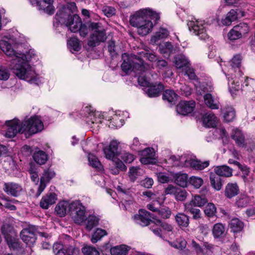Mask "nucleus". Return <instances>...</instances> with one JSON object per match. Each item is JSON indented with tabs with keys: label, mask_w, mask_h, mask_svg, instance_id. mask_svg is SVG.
<instances>
[{
	"label": "nucleus",
	"mask_w": 255,
	"mask_h": 255,
	"mask_svg": "<svg viewBox=\"0 0 255 255\" xmlns=\"http://www.w3.org/2000/svg\"><path fill=\"white\" fill-rule=\"evenodd\" d=\"M159 48L161 53L170 54L172 52L173 47L170 42H166L161 45Z\"/></svg>",
	"instance_id": "5fc2aeb1"
},
{
	"label": "nucleus",
	"mask_w": 255,
	"mask_h": 255,
	"mask_svg": "<svg viewBox=\"0 0 255 255\" xmlns=\"http://www.w3.org/2000/svg\"><path fill=\"white\" fill-rule=\"evenodd\" d=\"M157 214L161 218L168 219L171 216V212L167 207H159Z\"/></svg>",
	"instance_id": "864d4df0"
},
{
	"label": "nucleus",
	"mask_w": 255,
	"mask_h": 255,
	"mask_svg": "<svg viewBox=\"0 0 255 255\" xmlns=\"http://www.w3.org/2000/svg\"><path fill=\"white\" fill-rule=\"evenodd\" d=\"M67 45L69 49L72 52L78 51L80 50L81 47L77 38L73 37L68 40Z\"/></svg>",
	"instance_id": "49530a36"
},
{
	"label": "nucleus",
	"mask_w": 255,
	"mask_h": 255,
	"mask_svg": "<svg viewBox=\"0 0 255 255\" xmlns=\"http://www.w3.org/2000/svg\"><path fill=\"white\" fill-rule=\"evenodd\" d=\"M152 224V225H151L150 227V229L151 230V231L155 235L158 236L159 237H161V229H160V226L156 224V221L154 223L151 221V222H150V224Z\"/></svg>",
	"instance_id": "338daca9"
},
{
	"label": "nucleus",
	"mask_w": 255,
	"mask_h": 255,
	"mask_svg": "<svg viewBox=\"0 0 255 255\" xmlns=\"http://www.w3.org/2000/svg\"><path fill=\"white\" fill-rule=\"evenodd\" d=\"M231 231L234 233L241 232L244 228V223L238 218H234L230 221L229 224Z\"/></svg>",
	"instance_id": "f704fd0d"
},
{
	"label": "nucleus",
	"mask_w": 255,
	"mask_h": 255,
	"mask_svg": "<svg viewBox=\"0 0 255 255\" xmlns=\"http://www.w3.org/2000/svg\"><path fill=\"white\" fill-rule=\"evenodd\" d=\"M82 252L84 255H100V253L96 248L91 246H84Z\"/></svg>",
	"instance_id": "8fccbe9b"
},
{
	"label": "nucleus",
	"mask_w": 255,
	"mask_h": 255,
	"mask_svg": "<svg viewBox=\"0 0 255 255\" xmlns=\"http://www.w3.org/2000/svg\"><path fill=\"white\" fill-rule=\"evenodd\" d=\"M24 134L26 138L41 131L44 128L43 124L38 116H35L22 121Z\"/></svg>",
	"instance_id": "0eeeda50"
},
{
	"label": "nucleus",
	"mask_w": 255,
	"mask_h": 255,
	"mask_svg": "<svg viewBox=\"0 0 255 255\" xmlns=\"http://www.w3.org/2000/svg\"><path fill=\"white\" fill-rule=\"evenodd\" d=\"M122 56L123 62L121 68L126 74L133 71L137 75H139L149 67L148 65L144 63L141 57L135 55L129 56L127 53H124Z\"/></svg>",
	"instance_id": "20e7f679"
},
{
	"label": "nucleus",
	"mask_w": 255,
	"mask_h": 255,
	"mask_svg": "<svg viewBox=\"0 0 255 255\" xmlns=\"http://www.w3.org/2000/svg\"><path fill=\"white\" fill-rule=\"evenodd\" d=\"M212 233L215 238H221L226 235L225 226L222 223H217L213 227Z\"/></svg>",
	"instance_id": "7c9ffc66"
},
{
	"label": "nucleus",
	"mask_w": 255,
	"mask_h": 255,
	"mask_svg": "<svg viewBox=\"0 0 255 255\" xmlns=\"http://www.w3.org/2000/svg\"><path fill=\"white\" fill-rule=\"evenodd\" d=\"M3 191L8 195L13 197H17L22 190L19 184L13 182L5 183L3 187Z\"/></svg>",
	"instance_id": "a211bd4d"
},
{
	"label": "nucleus",
	"mask_w": 255,
	"mask_h": 255,
	"mask_svg": "<svg viewBox=\"0 0 255 255\" xmlns=\"http://www.w3.org/2000/svg\"><path fill=\"white\" fill-rule=\"evenodd\" d=\"M204 101L206 105L212 109H218L219 105L215 103L214 99L211 94H206L204 96Z\"/></svg>",
	"instance_id": "a18cd8bd"
},
{
	"label": "nucleus",
	"mask_w": 255,
	"mask_h": 255,
	"mask_svg": "<svg viewBox=\"0 0 255 255\" xmlns=\"http://www.w3.org/2000/svg\"><path fill=\"white\" fill-rule=\"evenodd\" d=\"M208 202L207 198L203 195H196L193 197L191 200L187 203L195 207H202Z\"/></svg>",
	"instance_id": "72a5a7b5"
},
{
	"label": "nucleus",
	"mask_w": 255,
	"mask_h": 255,
	"mask_svg": "<svg viewBox=\"0 0 255 255\" xmlns=\"http://www.w3.org/2000/svg\"><path fill=\"white\" fill-rule=\"evenodd\" d=\"M121 158L126 163H130L134 159V155L128 152L123 151L120 153Z\"/></svg>",
	"instance_id": "4d7b16f0"
},
{
	"label": "nucleus",
	"mask_w": 255,
	"mask_h": 255,
	"mask_svg": "<svg viewBox=\"0 0 255 255\" xmlns=\"http://www.w3.org/2000/svg\"><path fill=\"white\" fill-rule=\"evenodd\" d=\"M140 161L144 164H154L156 162L153 148H146L141 151Z\"/></svg>",
	"instance_id": "dca6fc26"
},
{
	"label": "nucleus",
	"mask_w": 255,
	"mask_h": 255,
	"mask_svg": "<svg viewBox=\"0 0 255 255\" xmlns=\"http://www.w3.org/2000/svg\"><path fill=\"white\" fill-rule=\"evenodd\" d=\"M69 212L72 219L77 224L81 225L86 219L85 207L79 201L70 204Z\"/></svg>",
	"instance_id": "1a4fd4ad"
},
{
	"label": "nucleus",
	"mask_w": 255,
	"mask_h": 255,
	"mask_svg": "<svg viewBox=\"0 0 255 255\" xmlns=\"http://www.w3.org/2000/svg\"><path fill=\"white\" fill-rule=\"evenodd\" d=\"M156 224L160 226V229H161V231L163 230L166 232H171L173 230V227L171 225L166 223L162 222L160 220H156Z\"/></svg>",
	"instance_id": "0e129e2a"
},
{
	"label": "nucleus",
	"mask_w": 255,
	"mask_h": 255,
	"mask_svg": "<svg viewBox=\"0 0 255 255\" xmlns=\"http://www.w3.org/2000/svg\"><path fill=\"white\" fill-rule=\"evenodd\" d=\"M80 115V118L91 128H95L96 125L98 127V125L102 123L101 114L94 111L91 106L84 107L81 110Z\"/></svg>",
	"instance_id": "6e6552de"
},
{
	"label": "nucleus",
	"mask_w": 255,
	"mask_h": 255,
	"mask_svg": "<svg viewBox=\"0 0 255 255\" xmlns=\"http://www.w3.org/2000/svg\"><path fill=\"white\" fill-rule=\"evenodd\" d=\"M124 121L123 119H120L117 115H115L111 120L109 126L111 128H120L124 125Z\"/></svg>",
	"instance_id": "09e8293b"
},
{
	"label": "nucleus",
	"mask_w": 255,
	"mask_h": 255,
	"mask_svg": "<svg viewBox=\"0 0 255 255\" xmlns=\"http://www.w3.org/2000/svg\"><path fill=\"white\" fill-rule=\"evenodd\" d=\"M104 152L106 158L111 160H113L115 156L119 155L118 143L117 141H112L109 147L104 148Z\"/></svg>",
	"instance_id": "aec40b11"
},
{
	"label": "nucleus",
	"mask_w": 255,
	"mask_h": 255,
	"mask_svg": "<svg viewBox=\"0 0 255 255\" xmlns=\"http://www.w3.org/2000/svg\"><path fill=\"white\" fill-rule=\"evenodd\" d=\"M159 14L150 8H145L137 11L130 18V24L137 28V33L145 36L150 32L153 27L151 19L157 22L159 19Z\"/></svg>",
	"instance_id": "f03ea898"
},
{
	"label": "nucleus",
	"mask_w": 255,
	"mask_h": 255,
	"mask_svg": "<svg viewBox=\"0 0 255 255\" xmlns=\"http://www.w3.org/2000/svg\"><path fill=\"white\" fill-rule=\"evenodd\" d=\"M129 249L124 245L117 246L111 249V254L112 255H127Z\"/></svg>",
	"instance_id": "ea45409f"
},
{
	"label": "nucleus",
	"mask_w": 255,
	"mask_h": 255,
	"mask_svg": "<svg viewBox=\"0 0 255 255\" xmlns=\"http://www.w3.org/2000/svg\"><path fill=\"white\" fill-rule=\"evenodd\" d=\"M174 183L178 186L185 187L188 183V175L185 173H176L174 176Z\"/></svg>",
	"instance_id": "473e14b6"
},
{
	"label": "nucleus",
	"mask_w": 255,
	"mask_h": 255,
	"mask_svg": "<svg viewBox=\"0 0 255 255\" xmlns=\"http://www.w3.org/2000/svg\"><path fill=\"white\" fill-rule=\"evenodd\" d=\"M151 217V214L149 212L141 209L139 210V214L133 216V220L136 224L142 227H145L150 225L151 221L149 218Z\"/></svg>",
	"instance_id": "2eb2a0df"
},
{
	"label": "nucleus",
	"mask_w": 255,
	"mask_h": 255,
	"mask_svg": "<svg viewBox=\"0 0 255 255\" xmlns=\"http://www.w3.org/2000/svg\"><path fill=\"white\" fill-rule=\"evenodd\" d=\"M231 136L239 147H245V136L242 131L238 128L233 129Z\"/></svg>",
	"instance_id": "5701e85b"
},
{
	"label": "nucleus",
	"mask_w": 255,
	"mask_h": 255,
	"mask_svg": "<svg viewBox=\"0 0 255 255\" xmlns=\"http://www.w3.org/2000/svg\"><path fill=\"white\" fill-rule=\"evenodd\" d=\"M69 205L66 201L60 202L55 207V212L61 217L66 215L67 208H69Z\"/></svg>",
	"instance_id": "58836bf2"
},
{
	"label": "nucleus",
	"mask_w": 255,
	"mask_h": 255,
	"mask_svg": "<svg viewBox=\"0 0 255 255\" xmlns=\"http://www.w3.org/2000/svg\"><path fill=\"white\" fill-rule=\"evenodd\" d=\"M102 11L105 15L108 17L112 16L116 13V9L114 7L107 5L103 7Z\"/></svg>",
	"instance_id": "e2e57ef3"
},
{
	"label": "nucleus",
	"mask_w": 255,
	"mask_h": 255,
	"mask_svg": "<svg viewBox=\"0 0 255 255\" xmlns=\"http://www.w3.org/2000/svg\"><path fill=\"white\" fill-rule=\"evenodd\" d=\"M1 199L3 201H5L3 205V206H4L5 208L9 209L10 210H15L16 209V207L14 205H12L11 203H16L18 202L17 200L15 199L9 200V198L7 197H2Z\"/></svg>",
	"instance_id": "6e6d98bb"
},
{
	"label": "nucleus",
	"mask_w": 255,
	"mask_h": 255,
	"mask_svg": "<svg viewBox=\"0 0 255 255\" xmlns=\"http://www.w3.org/2000/svg\"><path fill=\"white\" fill-rule=\"evenodd\" d=\"M250 198L246 195H240L236 201V205L239 208H244L246 207L250 202Z\"/></svg>",
	"instance_id": "de8ad7c7"
},
{
	"label": "nucleus",
	"mask_w": 255,
	"mask_h": 255,
	"mask_svg": "<svg viewBox=\"0 0 255 255\" xmlns=\"http://www.w3.org/2000/svg\"><path fill=\"white\" fill-rule=\"evenodd\" d=\"M185 211L192 215L194 220H198L201 218V212L199 209L191 205V203H186L184 205Z\"/></svg>",
	"instance_id": "cd10ccee"
},
{
	"label": "nucleus",
	"mask_w": 255,
	"mask_h": 255,
	"mask_svg": "<svg viewBox=\"0 0 255 255\" xmlns=\"http://www.w3.org/2000/svg\"><path fill=\"white\" fill-rule=\"evenodd\" d=\"M107 235V232L106 230L97 228L92 235L91 241L93 243H96Z\"/></svg>",
	"instance_id": "a19ab883"
},
{
	"label": "nucleus",
	"mask_w": 255,
	"mask_h": 255,
	"mask_svg": "<svg viewBox=\"0 0 255 255\" xmlns=\"http://www.w3.org/2000/svg\"><path fill=\"white\" fill-rule=\"evenodd\" d=\"M174 63L176 67L182 71L190 66L189 60L184 55H179L175 57Z\"/></svg>",
	"instance_id": "4be33fe9"
},
{
	"label": "nucleus",
	"mask_w": 255,
	"mask_h": 255,
	"mask_svg": "<svg viewBox=\"0 0 255 255\" xmlns=\"http://www.w3.org/2000/svg\"><path fill=\"white\" fill-rule=\"evenodd\" d=\"M37 234H39L41 237H45V233L37 232L35 226H29L21 231L20 237L28 246H31L35 242Z\"/></svg>",
	"instance_id": "9d476101"
},
{
	"label": "nucleus",
	"mask_w": 255,
	"mask_h": 255,
	"mask_svg": "<svg viewBox=\"0 0 255 255\" xmlns=\"http://www.w3.org/2000/svg\"><path fill=\"white\" fill-rule=\"evenodd\" d=\"M187 25L189 30L191 32L193 31L201 39L205 40L208 38L209 36L206 31L207 24L203 21H190L188 22Z\"/></svg>",
	"instance_id": "9b49d317"
},
{
	"label": "nucleus",
	"mask_w": 255,
	"mask_h": 255,
	"mask_svg": "<svg viewBox=\"0 0 255 255\" xmlns=\"http://www.w3.org/2000/svg\"><path fill=\"white\" fill-rule=\"evenodd\" d=\"M176 221L180 228H186L189 226V217L184 213H178L175 216Z\"/></svg>",
	"instance_id": "c9c22d12"
},
{
	"label": "nucleus",
	"mask_w": 255,
	"mask_h": 255,
	"mask_svg": "<svg viewBox=\"0 0 255 255\" xmlns=\"http://www.w3.org/2000/svg\"><path fill=\"white\" fill-rule=\"evenodd\" d=\"M91 34L88 42V45L94 47L104 42L107 38L105 29L99 23L92 22L90 25Z\"/></svg>",
	"instance_id": "423d86ee"
},
{
	"label": "nucleus",
	"mask_w": 255,
	"mask_h": 255,
	"mask_svg": "<svg viewBox=\"0 0 255 255\" xmlns=\"http://www.w3.org/2000/svg\"><path fill=\"white\" fill-rule=\"evenodd\" d=\"M55 173L49 169L45 170L42 176L41 177L42 181L48 182L54 176Z\"/></svg>",
	"instance_id": "bf43d9fd"
},
{
	"label": "nucleus",
	"mask_w": 255,
	"mask_h": 255,
	"mask_svg": "<svg viewBox=\"0 0 255 255\" xmlns=\"http://www.w3.org/2000/svg\"><path fill=\"white\" fill-rule=\"evenodd\" d=\"M178 95L172 90H166L163 94V100H166L169 103H172L177 100Z\"/></svg>",
	"instance_id": "37998d69"
},
{
	"label": "nucleus",
	"mask_w": 255,
	"mask_h": 255,
	"mask_svg": "<svg viewBox=\"0 0 255 255\" xmlns=\"http://www.w3.org/2000/svg\"><path fill=\"white\" fill-rule=\"evenodd\" d=\"M217 118L212 113H206L203 116V125L208 128H214L217 124Z\"/></svg>",
	"instance_id": "393cba45"
},
{
	"label": "nucleus",
	"mask_w": 255,
	"mask_h": 255,
	"mask_svg": "<svg viewBox=\"0 0 255 255\" xmlns=\"http://www.w3.org/2000/svg\"><path fill=\"white\" fill-rule=\"evenodd\" d=\"M216 207L212 203H209L205 206L204 212L206 216L213 218L216 216Z\"/></svg>",
	"instance_id": "c03bdc74"
},
{
	"label": "nucleus",
	"mask_w": 255,
	"mask_h": 255,
	"mask_svg": "<svg viewBox=\"0 0 255 255\" xmlns=\"http://www.w3.org/2000/svg\"><path fill=\"white\" fill-rule=\"evenodd\" d=\"M195 107V102L194 101L180 102L177 106V113L182 115H186L191 113Z\"/></svg>",
	"instance_id": "f3484780"
},
{
	"label": "nucleus",
	"mask_w": 255,
	"mask_h": 255,
	"mask_svg": "<svg viewBox=\"0 0 255 255\" xmlns=\"http://www.w3.org/2000/svg\"><path fill=\"white\" fill-rule=\"evenodd\" d=\"M99 219L94 215H89L88 217L86 216V219L84 221L85 229L90 231L94 227L97 226L99 223Z\"/></svg>",
	"instance_id": "c756f323"
},
{
	"label": "nucleus",
	"mask_w": 255,
	"mask_h": 255,
	"mask_svg": "<svg viewBox=\"0 0 255 255\" xmlns=\"http://www.w3.org/2000/svg\"><path fill=\"white\" fill-rule=\"evenodd\" d=\"M112 162L113 164L116 167V168L122 171L126 170L127 167L122 161L119 159H116V158H114V159L112 160Z\"/></svg>",
	"instance_id": "69168bd1"
},
{
	"label": "nucleus",
	"mask_w": 255,
	"mask_h": 255,
	"mask_svg": "<svg viewBox=\"0 0 255 255\" xmlns=\"http://www.w3.org/2000/svg\"><path fill=\"white\" fill-rule=\"evenodd\" d=\"M77 7L74 2L67 3L57 12L56 19L59 22L65 24L72 32H77L81 26L82 20L75 12Z\"/></svg>",
	"instance_id": "7ed1b4c3"
},
{
	"label": "nucleus",
	"mask_w": 255,
	"mask_h": 255,
	"mask_svg": "<svg viewBox=\"0 0 255 255\" xmlns=\"http://www.w3.org/2000/svg\"><path fill=\"white\" fill-rule=\"evenodd\" d=\"M214 172L219 177L223 176L229 177L233 175V169L227 165L216 166L214 168Z\"/></svg>",
	"instance_id": "a878e982"
},
{
	"label": "nucleus",
	"mask_w": 255,
	"mask_h": 255,
	"mask_svg": "<svg viewBox=\"0 0 255 255\" xmlns=\"http://www.w3.org/2000/svg\"><path fill=\"white\" fill-rule=\"evenodd\" d=\"M0 48L7 56L12 57L13 73L19 79L24 80L31 84L38 85L40 78L34 69L27 62L29 58L23 53L15 52L10 44L5 40L0 41Z\"/></svg>",
	"instance_id": "f257e3e1"
},
{
	"label": "nucleus",
	"mask_w": 255,
	"mask_h": 255,
	"mask_svg": "<svg viewBox=\"0 0 255 255\" xmlns=\"http://www.w3.org/2000/svg\"><path fill=\"white\" fill-rule=\"evenodd\" d=\"M245 90L255 91V80L251 78H247L243 85Z\"/></svg>",
	"instance_id": "603ef678"
},
{
	"label": "nucleus",
	"mask_w": 255,
	"mask_h": 255,
	"mask_svg": "<svg viewBox=\"0 0 255 255\" xmlns=\"http://www.w3.org/2000/svg\"><path fill=\"white\" fill-rule=\"evenodd\" d=\"M140 168L138 167H132L129 169V176L130 179L134 181L136 177L140 175Z\"/></svg>",
	"instance_id": "680f3d73"
},
{
	"label": "nucleus",
	"mask_w": 255,
	"mask_h": 255,
	"mask_svg": "<svg viewBox=\"0 0 255 255\" xmlns=\"http://www.w3.org/2000/svg\"><path fill=\"white\" fill-rule=\"evenodd\" d=\"M211 185L215 190H220L222 187V182L220 177L214 173H211L210 175Z\"/></svg>",
	"instance_id": "e433bc0d"
},
{
	"label": "nucleus",
	"mask_w": 255,
	"mask_h": 255,
	"mask_svg": "<svg viewBox=\"0 0 255 255\" xmlns=\"http://www.w3.org/2000/svg\"><path fill=\"white\" fill-rule=\"evenodd\" d=\"M148 89L146 91V93L149 97H155L159 96L160 93L163 90V85L159 83L158 84H152L150 83L149 87H147Z\"/></svg>",
	"instance_id": "412c9836"
},
{
	"label": "nucleus",
	"mask_w": 255,
	"mask_h": 255,
	"mask_svg": "<svg viewBox=\"0 0 255 255\" xmlns=\"http://www.w3.org/2000/svg\"><path fill=\"white\" fill-rule=\"evenodd\" d=\"M34 161L40 165L44 164L47 160V155L46 153L42 150L36 151L33 155Z\"/></svg>",
	"instance_id": "4c0bfd02"
},
{
	"label": "nucleus",
	"mask_w": 255,
	"mask_h": 255,
	"mask_svg": "<svg viewBox=\"0 0 255 255\" xmlns=\"http://www.w3.org/2000/svg\"><path fill=\"white\" fill-rule=\"evenodd\" d=\"M53 250L55 255H66L67 253L63 245L60 243H56L53 245Z\"/></svg>",
	"instance_id": "3c124183"
},
{
	"label": "nucleus",
	"mask_w": 255,
	"mask_h": 255,
	"mask_svg": "<svg viewBox=\"0 0 255 255\" xmlns=\"http://www.w3.org/2000/svg\"><path fill=\"white\" fill-rule=\"evenodd\" d=\"M249 30V26L247 23H240L229 31L227 34L228 39L229 41L233 42L245 35Z\"/></svg>",
	"instance_id": "f8f14e48"
},
{
	"label": "nucleus",
	"mask_w": 255,
	"mask_h": 255,
	"mask_svg": "<svg viewBox=\"0 0 255 255\" xmlns=\"http://www.w3.org/2000/svg\"><path fill=\"white\" fill-rule=\"evenodd\" d=\"M7 128L5 133V136L11 138L14 137L17 133H24L22 122L16 119L5 122Z\"/></svg>",
	"instance_id": "ddd939ff"
},
{
	"label": "nucleus",
	"mask_w": 255,
	"mask_h": 255,
	"mask_svg": "<svg viewBox=\"0 0 255 255\" xmlns=\"http://www.w3.org/2000/svg\"><path fill=\"white\" fill-rule=\"evenodd\" d=\"M187 196V192L186 191L179 188L174 197L176 200L183 201L186 199Z\"/></svg>",
	"instance_id": "052dcab7"
},
{
	"label": "nucleus",
	"mask_w": 255,
	"mask_h": 255,
	"mask_svg": "<svg viewBox=\"0 0 255 255\" xmlns=\"http://www.w3.org/2000/svg\"><path fill=\"white\" fill-rule=\"evenodd\" d=\"M57 195L53 192H48L43 196L40 202V206L44 209H47L51 205L56 203Z\"/></svg>",
	"instance_id": "6ab92c4d"
},
{
	"label": "nucleus",
	"mask_w": 255,
	"mask_h": 255,
	"mask_svg": "<svg viewBox=\"0 0 255 255\" xmlns=\"http://www.w3.org/2000/svg\"><path fill=\"white\" fill-rule=\"evenodd\" d=\"M181 162H184V166H191L196 170H203L209 165V161L202 162L200 160L187 157L186 155H183L180 159Z\"/></svg>",
	"instance_id": "4468645a"
},
{
	"label": "nucleus",
	"mask_w": 255,
	"mask_h": 255,
	"mask_svg": "<svg viewBox=\"0 0 255 255\" xmlns=\"http://www.w3.org/2000/svg\"><path fill=\"white\" fill-rule=\"evenodd\" d=\"M239 192V188L236 183H229L225 187V195L229 199L237 195Z\"/></svg>",
	"instance_id": "b1692460"
},
{
	"label": "nucleus",
	"mask_w": 255,
	"mask_h": 255,
	"mask_svg": "<svg viewBox=\"0 0 255 255\" xmlns=\"http://www.w3.org/2000/svg\"><path fill=\"white\" fill-rule=\"evenodd\" d=\"M238 14L237 10L231 9L227 14L226 17L222 19V23L224 25H230L232 22L237 19Z\"/></svg>",
	"instance_id": "2f4dec72"
},
{
	"label": "nucleus",
	"mask_w": 255,
	"mask_h": 255,
	"mask_svg": "<svg viewBox=\"0 0 255 255\" xmlns=\"http://www.w3.org/2000/svg\"><path fill=\"white\" fill-rule=\"evenodd\" d=\"M189 183L196 188H200L203 183V179L198 177L192 176L189 179Z\"/></svg>",
	"instance_id": "13d9d810"
},
{
	"label": "nucleus",
	"mask_w": 255,
	"mask_h": 255,
	"mask_svg": "<svg viewBox=\"0 0 255 255\" xmlns=\"http://www.w3.org/2000/svg\"><path fill=\"white\" fill-rule=\"evenodd\" d=\"M168 30L163 27H160L158 31L156 32L154 35L152 36L150 41L153 44H157V42L161 39L166 38L169 35Z\"/></svg>",
	"instance_id": "bb28decb"
},
{
	"label": "nucleus",
	"mask_w": 255,
	"mask_h": 255,
	"mask_svg": "<svg viewBox=\"0 0 255 255\" xmlns=\"http://www.w3.org/2000/svg\"><path fill=\"white\" fill-rule=\"evenodd\" d=\"M242 60V57L241 55L237 54L229 62V64L231 66V74L233 75L232 71L237 73V74L234 77L232 76L231 77L229 78L228 85L229 89L231 92L232 91H238L240 89V82L238 80L236 79V77L237 76H241L242 72L240 67Z\"/></svg>",
	"instance_id": "39448f33"
},
{
	"label": "nucleus",
	"mask_w": 255,
	"mask_h": 255,
	"mask_svg": "<svg viewBox=\"0 0 255 255\" xmlns=\"http://www.w3.org/2000/svg\"><path fill=\"white\" fill-rule=\"evenodd\" d=\"M66 253L68 255H80V250L72 245L67 248Z\"/></svg>",
	"instance_id": "774afa93"
},
{
	"label": "nucleus",
	"mask_w": 255,
	"mask_h": 255,
	"mask_svg": "<svg viewBox=\"0 0 255 255\" xmlns=\"http://www.w3.org/2000/svg\"><path fill=\"white\" fill-rule=\"evenodd\" d=\"M224 120L226 122H232L235 118L236 113L234 108L231 106L225 107L223 110Z\"/></svg>",
	"instance_id": "c85d7f7f"
},
{
	"label": "nucleus",
	"mask_w": 255,
	"mask_h": 255,
	"mask_svg": "<svg viewBox=\"0 0 255 255\" xmlns=\"http://www.w3.org/2000/svg\"><path fill=\"white\" fill-rule=\"evenodd\" d=\"M88 157L89 164L91 166L98 170H102L103 166L98 158L95 155L89 153Z\"/></svg>",
	"instance_id": "79ce46f5"
}]
</instances>
